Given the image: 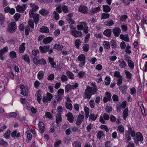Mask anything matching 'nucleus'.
<instances>
[{
  "label": "nucleus",
  "instance_id": "13d9d810",
  "mask_svg": "<svg viewBox=\"0 0 147 147\" xmlns=\"http://www.w3.org/2000/svg\"><path fill=\"white\" fill-rule=\"evenodd\" d=\"M100 127L101 129H105L106 132H107L109 131V130L108 127L105 125H101Z\"/></svg>",
  "mask_w": 147,
  "mask_h": 147
},
{
  "label": "nucleus",
  "instance_id": "9d476101",
  "mask_svg": "<svg viewBox=\"0 0 147 147\" xmlns=\"http://www.w3.org/2000/svg\"><path fill=\"white\" fill-rule=\"evenodd\" d=\"M49 47L48 45H47L43 47L40 46L39 47V49L40 50V51L42 53L47 52L49 49Z\"/></svg>",
  "mask_w": 147,
  "mask_h": 147
},
{
  "label": "nucleus",
  "instance_id": "20e7f679",
  "mask_svg": "<svg viewBox=\"0 0 147 147\" xmlns=\"http://www.w3.org/2000/svg\"><path fill=\"white\" fill-rule=\"evenodd\" d=\"M17 11L20 13H23L26 9V5L23 4L22 6L20 5H18L16 7Z\"/></svg>",
  "mask_w": 147,
  "mask_h": 147
},
{
  "label": "nucleus",
  "instance_id": "a878e982",
  "mask_svg": "<svg viewBox=\"0 0 147 147\" xmlns=\"http://www.w3.org/2000/svg\"><path fill=\"white\" fill-rule=\"evenodd\" d=\"M66 73L68 77L71 79H73L74 78V76L72 73L69 71H67Z\"/></svg>",
  "mask_w": 147,
  "mask_h": 147
},
{
  "label": "nucleus",
  "instance_id": "dca6fc26",
  "mask_svg": "<svg viewBox=\"0 0 147 147\" xmlns=\"http://www.w3.org/2000/svg\"><path fill=\"white\" fill-rule=\"evenodd\" d=\"M128 109L127 108L125 109L123 113V119L125 120L128 115Z\"/></svg>",
  "mask_w": 147,
  "mask_h": 147
},
{
  "label": "nucleus",
  "instance_id": "c756f323",
  "mask_svg": "<svg viewBox=\"0 0 147 147\" xmlns=\"http://www.w3.org/2000/svg\"><path fill=\"white\" fill-rule=\"evenodd\" d=\"M85 57L83 54H81L78 57V60L81 61H85Z\"/></svg>",
  "mask_w": 147,
  "mask_h": 147
},
{
  "label": "nucleus",
  "instance_id": "49530a36",
  "mask_svg": "<svg viewBox=\"0 0 147 147\" xmlns=\"http://www.w3.org/2000/svg\"><path fill=\"white\" fill-rule=\"evenodd\" d=\"M44 76V73L42 71H40L38 73V77L39 79L40 80L42 79Z\"/></svg>",
  "mask_w": 147,
  "mask_h": 147
},
{
  "label": "nucleus",
  "instance_id": "f704fd0d",
  "mask_svg": "<svg viewBox=\"0 0 147 147\" xmlns=\"http://www.w3.org/2000/svg\"><path fill=\"white\" fill-rule=\"evenodd\" d=\"M56 11L58 12L59 13H60L62 12V5H56Z\"/></svg>",
  "mask_w": 147,
  "mask_h": 147
},
{
  "label": "nucleus",
  "instance_id": "09e8293b",
  "mask_svg": "<svg viewBox=\"0 0 147 147\" xmlns=\"http://www.w3.org/2000/svg\"><path fill=\"white\" fill-rule=\"evenodd\" d=\"M89 45L88 44L84 45L83 47V50L85 52L88 51L89 50Z\"/></svg>",
  "mask_w": 147,
  "mask_h": 147
},
{
  "label": "nucleus",
  "instance_id": "aec40b11",
  "mask_svg": "<svg viewBox=\"0 0 147 147\" xmlns=\"http://www.w3.org/2000/svg\"><path fill=\"white\" fill-rule=\"evenodd\" d=\"M25 43H22L20 46L19 48V52L20 53H22L24 52L25 49V48L24 47Z\"/></svg>",
  "mask_w": 147,
  "mask_h": 147
},
{
  "label": "nucleus",
  "instance_id": "39448f33",
  "mask_svg": "<svg viewBox=\"0 0 147 147\" xmlns=\"http://www.w3.org/2000/svg\"><path fill=\"white\" fill-rule=\"evenodd\" d=\"M71 33L72 35L76 38L80 37L82 35V33L81 31H78L76 29L72 32Z\"/></svg>",
  "mask_w": 147,
  "mask_h": 147
},
{
  "label": "nucleus",
  "instance_id": "a19ab883",
  "mask_svg": "<svg viewBox=\"0 0 147 147\" xmlns=\"http://www.w3.org/2000/svg\"><path fill=\"white\" fill-rule=\"evenodd\" d=\"M62 10L64 13H67L69 12L68 9L66 5H62Z\"/></svg>",
  "mask_w": 147,
  "mask_h": 147
},
{
  "label": "nucleus",
  "instance_id": "f03ea898",
  "mask_svg": "<svg viewBox=\"0 0 147 147\" xmlns=\"http://www.w3.org/2000/svg\"><path fill=\"white\" fill-rule=\"evenodd\" d=\"M80 24L77 25V28L78 30H80L83 29V32L86 34L88 32V27L87 26V23L85 22H82L80 23Z\"/></svg>",
  "mask_w": 147,
  "mask_h": 147
},
{
  "label": "nucleus",
  "instance_id": "412c9836",
  "mask_svg": "<svg viewBox=\"0 0 147 147\" xmlns=\"http://www.w3.org/2000/svg\"><path fill=\"white\" fill-rule=\"evenodd\" d=\"M39 15L37 13H35L32 18H33L35 23L36 24L38 23L39 20Z\"/></svg>",
  "mask_w": 147,
  "mask_h": 147
},
{
  "label": "nucleus",
  "instance_id": "de8ad7c7",
  "mask_svg": "<svg viewBox=\"0 0 147 147\" xmlns=\"http://www.w3.org/2000/svg\"><path fill=\"white\" fill-rule=\"evenodd\" d=\"M53 14L54 15V18L55 20H58L59 18V14L56 11H55L53 12Z\"/></svg>",
  "mask_w": 147,
  "mask_h": 147
},
{
  "label": "nucleus",
  "instance_id": "0e129e2a",
  "mask_svg": "<svg viewBox=\"0 0 147 147\" xmlns=\"http://www.w3.org/2000/svg\"><path fill=\"white\" fill-rule=\"evenodd\" d=\"M116 108H117V111L119 112L120 111L121 109L123 108V106L120 104H119L117 105Z\"/></svg>",
  "mask_w": 147,
  "mask_h": 147
},
{
  "label": "nucleus",
  "instance_id": "6e6552de",
  "mask_svg": "<svg viewBox=\"0 0 147 147\" xmlns=\"http://www.w3.org/2000/svg\"><path fill=\"white\" fill-rule=\"evenodd\" d=\"M8 50V47H5L0 50V58L1 60H3L4 59V57L3 55Z\"/></svg>",
  "mask_w": 147,
  "mask_h": 147
},
{
  "label": "nucleus",
  "instance_id": "680f3d73",
  "mask_svg": "<svg viewBox=\"0 0 147 147\" xmlns=\"http://www.w3.org/2000/svg\"><path fill=\"white\" fill-rule=\"evenodd\" d=\"M80 42H81L79 39H77L76 40L75 42V44L77 48H78L79 47L80 44Z\"/></svg>",
  "mask_w": 147,
  "mask_h": 147
},
{
  "label": "nucleus",
  "instance_id": "0eeeda50",
  "mask_svg": "<svg viewBox=\"0 0 147 147\" xmlns=\"http://www.w3.org/2000/svg\"><path fill=\"white\" fill-rule=\"evenodd\" d=\"M105 96L103 99V101L105 103H106L108 100L110 101L111 99V93L108 92H107L105 93Z\"/></svg>",
  "mask_w": 147,
  "mask_h": 147
},
{
  "label": "nucleus",
  "instance_id": "ea45409f",
  "mask_svg": "<svg viewBox=\"0 0 147 147\" xmlns=\"http://www.w3.org/2000/svg\"><path fill=\"white\" fill-rule=\"evenodd\" d=\"M118 129L119 132L123 133L124 131V127L122 125H119L118 126Z\"/></svg>",
  "mask_w": 147,
  "mask_h": 147
},
{
  "label": "nucleus",
  "instance_id": "c9c22d12",
  "mask_svg": "<svg viewBox=\"0 0 147 147\" xmlns=\"http://www.w3.org/2000/svg\"><path fill=\"white\" fill-rule=\"evenodd\" d=\"M5 18L4 15L0 13V24L2 25L5 21Z\"/></svg>",
  "mask_w": 147,
  "mask_h": 147
},
{
  "label": "nucleus",
  "instance_id": "393cba45",
  "mask_svg": "<svg viewBox=\"0 0 147 147\" xmlns=\"http://www.w3.org/2000/svg\"><path fill=\"white\" fill-rule=\"evenodd\" d=\"M119 62L120 63L119 65L121 68L125 67L126 65V63L123 59L119 60Z\"/></svg>",
  "mask_w": 147,
  "mask_h": 147
},
{
  "label": "nucleus",
  "instance_id": "4be33fe9",
  "mask_svg": "<svg viewBox=\"0 0 147 147\" xmlns=\"http://www.w3.org/2000/svg\"><path fill=\"white\" fill-rule=\"evenodd\" d=\"M79 10L80 11L84 13H86L87 12V7L85 6H80Z\"/></svg>",
  "mask_w": 147,
  "mask_h": 147
},
{
  "label": "nucleus",
  "instance_id": "e433bc0d",
  "mask_svg": "<svg viewBox=\"0 0 147 147\" xmlns=\"http://www.w3.org/2000/svg\"><path fill=\"white\" fill-rule=\"evenodd\" d=\"M124 72L127 78L129 79H131L132 76L131 73L126 70H125Z\"/></svg>",
  "mask_w": 147,
  "mask_h": 147
},
{
  "label": "nucleus",
  "instance_id": "72a5a7b5",
  "mask_svg": "<svg viewBox=\"0 0 147 147\" xmlns=\"http://www.w3.org/2000/svg\"><path fill=\"white\" fill-rule=\"evenodd\" d=\"M63 47V46L62 45L56 44L54 45V48L60 51L62 49Z\"/></svg>",
  "mask_w": 147,
  "mask_h": 147
},
{
  "label": "nucleus",
  "instance_id": "a18cd8bd",
  "mask_svg": "<svg viewBox=\"0 0 147 147\" xmlns=\"http://www.w3.org/2000/svg\"><path fill=\"white\" fill-rule=\"evenodd\" d=\"M46 61L43 59H41L38 60V64L45 65L46 64Z\"/></svg>",
  "mask_w": 147,
  "mask_h": 147
},
{
  "label": "nucleus",
  "instance_id": "37998d69",
  "mask_svg": "<svg viewBox=\"0 0 147 147\" xmlns=\"http://www.w3.org/2000/svg\"><path fill=\"white\" fill-rule=\"evenodd\" d=\"M109 14L108 13H103L102 14V19H107L109 18Z\"/></svg>",
  "mask_w": 147,
  "mask_h": 147
},
{
  "label": "nucleus",
  "instance_id": "f3484780",
  "mask_svg": "<svg viewBox=\"0 0 147 147\" xmlns=\"http://www.w3.org/2000/svg\"><path fill=\"white\" fill-rule=\"evenodd\" d=\"M43 16H46L49 13V11L45 9L40 10L39 12Z\"/></svg>",
  "mask_w": 147,
  "mask_h": 147
},
{
  "label": "nucleus",
  "instance_id": "8fccbe9b",
  "mask_svg": "<svg viewBox=\"0 0 147 147\" xmlns=\"http://www.w3.org/2000/svg\"><path fill=\"white\" fill-rule=\"evenodd\" d=\"M120 90L123 93H124L126 92L127 89V87L126 86H121L119 88Z\"/></svg>",
  "mask_w": 147,
  "mask_h": 147
},
{
  "label": "nucleus",
  "instance_id": "603ef678",
  "mask_svg": "<svg viewBox=\"0 0 147 147\" xmlns=\"http://www.w3.org/2000/svg\"><path fill=\"white\" fill-rule=\"evenodd\" d=\"M89 119L92 121H95L96 120V117H95V115L94 114L90 113L89 116Z\"/></svg>",
  "mask_w": 147,
  "mask_h": 147
},
{
  "label": "nucleus",
  "instance_id": "7c9ffc66",
  "mask_svg": "<svg viewBox=\"0 0 147 147\" xmlns=\"http://www.w3.org/2000/svg\"><path fill=\"white\" fill-rule=\"evenodd\" d=\"M65 106L67 109L71 110L72 109V104L68 102H65Z\"/></svg>",
  "mask_w": 147,
  "mask_h": 147
},
{
  "label": "nucleus",
  "instance_id": "c85d7f7f",
  "mask_svg": "<svg viewBox=\"0 0 147 147\" xmlns=\"http://www.w3.org/2000/svg\"><path fill=\"white\" fill-rule=\"evenodd\" d=\"M20 88L21 90V94L23 95H26V92L24 86L23 85H22Z\"/></svg>",
  "mask_w": 147,
  "mask_h": 147
},
{
  "label": "nucleus",
  "instance_id": "58836bf2",
  "mask_svg": "<svg viewBox=\"0 0 147 147\" xmlns=\"http://www.w3.org/2000/svg\"><path fill=\"white\" fill-rule=\"evenodd\" d=\"M127 61L128 66L131 68H133L134 66V62L130 60H128Z\"/></svg>",
  "mask_w": 147,
  "mask_h": 147
},
{
  "label": "nucleus",
  "instance_id": "4d7b16f0",
  "mask_svg": "<svg viewBox=\"0 0 147 147\" xmlns=\"http://www.w3.org/2000/svg\"><path fill=\"white\" fill-rule=\"evenodd\" d=\"M111 44L112 48H115L117 47V44L116 42L114 40H112L111 41Z\"/></svg>",
  "mask_w": 147,
  "mask_h": 147
},
{
  "label": "nucleus",
  "instance_id": "5701e85b",
  "mask_svg": "<svg viewBox=\"0 0 147 147\" xmlns=\"http://www.w3.org/2000/svg\"><path fill=\"white\" fill-rule=\"evenodd\" d=\"M22 59H24L26 62L28 63H30V62L29 56L27 54L23 55Z\"/></svg>",
  "mask_w": 147,
  "mask_h": 147
},
{
  "label": "nucleus",
  "instance_id": "6e6d98bb",
  "mask_svg": "<svg viewBox=\"0 0 147 147\" xmlns=\"http://www.w3.org/2000/svg\"><path fill=\"white\" fill-rule=\"evenodd\" d=\"M97 135L98 138L100 139L102 136H104V133L102 131H99L97 133Z\"/></svg>",
  "mask_w": 147,
  "mask_h": 147
},
{
  "label": "nucleus",
  "instance_id": "338daca9",
  "mask_svg": "<svg viewBox=\"0 0 147 147\" xmlns=\"http://www.w3.org/2000/svg\"><path fill=\"white\" fill-rule=\"evenodd\" d=\"M61 80L62 82H64L67 80V78L66 76L63 75L61 77Z\"/></svg>",
  "mask_w": 147,
  "mask_h": 147
},
{
  "label": "nucleus",
  "instance_id": "79ce46f5",
  "mask_svg": "<svg viewBox=\"0 0 147 147\" xmlns=\"http://www.w3.org/2000/svg\"><path fill=\"white\" fill-rule=\"evenodd\" d=\"M103 44L105 48L107 49H108L110 48V45L108 42L105 41L103 42Z\"/></svg>",
  "mask_w": 147,
  "mask_h": 147
},
{
  "label": "nucleus",
  "instance_id": "4c0bfd02",
  "mask_svg": "<svg viewBox=\"0 0 147 147\" xmlns=\"http://www.w3.org/2000/svg\"><path fill=\"white\" fill-rule=\"evenodd\" d=\"M73 89L71 86V85L70 84H68L65 86V92H68L70 91V90Z\"/></svg>",
  "mask_w": 147,
  "mask_h": 147
},
{
  "label": "nucleus",
  "instance_id": "69168bd1",
  "mask_svg": "<svg viewBox=\"0 0 147 147\" xmlns=\"http://www.w3.org/2000/svg\"><path fill=\"white\" fill-rule=\"evenodd\" d=\"M62 96L59 94H57L55 96V98H57V101H61L62 99Z\"/></svg>",
  "mask_w": 147,
  "mask_h": 147
},
{
  "label": "nucleus",
  "instance_id": "c03bdc74",
  "mask_svg": "<svg viewBox=\"0 0 147 147\" xmlns=\"http://www.w3.org/2000/svg\"><path fill=\"white\" fill-rule=\"evenodd\" d=\"M10 134V131L9 130H8L5 133V134H4V136L5 138L8 139L9 138Z\"/></svg>",
  "mask_w": 147,
  "mask_h": 147
},
{
  "label": "nucleus",
  "instance_id": "864d4df0",
  "mask_svg": "<svg viewBox=\"0 0 147 147\" xmlns=\"http://www.w3.org/2000/svg\"><path fill=\"white\" fill-rule=\"evenodd\" d=\"M105 25L109 26H111L114 24L113 21L112 20H110L108 22H105Z\"/></svg>",
  "mask_w": 147,
  "mask_h": 147
},
{
  "label": "nucleus",
  "instance_id": "7ed1b4c3",
  "mask_svg": "<svg viewBox=\"0 0 147 147\" xmlns=\"http://www.w3.org/2000/svg\"><path fill=\"white\" fill-rule=\"evenodd\" d=\"M16 28L17 26L16 23L14 22H11L9 24L7 30L8 32L12 33L15 32Z\"/></svg>",
  "mask_w": 147,
  "mask_h": 147
},
{
  "label": "nucleus",
  "instance_id": "5fc2aeb1",
  "mask_svg": "<svg viewBox=\"0 0 147 147\" xmlns=\"http://www.w3.org/2000/svg\"><path fill=\"white\" fill-rule=\"evenodd\" d=\"M112 111V107H109L106 106L105 108V111L106 112L109 113Z\"/></svg>",
  "mask_w": 147,
  "mask_h": 147
},
{
  "label": "nucleus",
  "instance_id": "2f4dec72",
  "mask_svg": "<svg viewBox=\"0 0 147 147\" xmlns=\"http://www.w3.org/2000/svg\"><path fill=\"white\" fill-rule=\"evenodd\" d=\"M9 55L11 58L13 59L16 58L17 57L16 53L13 51H12L10 53Z\"/></svg>",
  "mask_w": 147,
  "mask_h": 147
},
{
  "label": "nucleus",
  "instance_id": "bf43d9fd",
  "mask_svg": "<svg viewBox=\"0 0 147 147\" xmlns=\"http://www.w3.org/2000/svg\"><path fill=\"white\" fill-rule=\"evenodd\" d=\"M28 24L32 28H34V23L31 19L29 20L28 22Z\"/></svg>",
  "mask_w": 147,
  "mask_h": 147
},
{
  "label": "nucleus",
  "instance_id": "9b49d317",
  "mask_svg": "<svg viewBox=\"0 0 147 147\" xmlns=\"http://www.w3.org/2000/svg\"><path fill=\"white\" fill-rule=\"evenodd\" d=\"M38 127L41 133H43L44 132L45 125L44 123L42 121L38 123Z\"/></svg>",
  "mask_w": 147,
  "mask_h": 147
},
{
  "label": "nucleus",
  "instance_id": "e2e57ef3",
  "mask_svg": "<svg viewBox=\"0 0 147 147\" xmlns=\"http://www.w3.org/2000/svg\"><path fill=\"white\" fill-rule=\"evenodd\" d=\"M114 76L116 77L121 78L122 77L120 74V73L118 71H115L114 73Z\"/></svg>",
  "mask_w": 147,
  "mask_h": 147
},
{
  "label": "nucleus",
  "instance_id": "f8f14e48",
  "mask_svg": "<svg viewBox=\"0 0 147 147\" xmlns=\"http://www.w3.org/2000/svg\"><path fill=\"white\" fill-rule=\"evenodd\" d=\"M53 38L51 37H46L43 39V42L45 44L50 43L53 40Z\"/></svg>",
  "mask_w": 147,
  "mask_h": 147
},
{
  "label": "nucleus",
  "instance_id": "473e14b6",
  "mask_svg": "<svg viewBox=\"0 0 147 147\" xmlns=\"http://www.w3.org/2000/svg\"><path fill=\"white\" fill-rule=\"evenodd\" d=\"M26 133L27 134V139L28 141H29L32 138V134L28 131H26Z\"/></svg>",
  "mask_w": 147,
  "mask_h": 147
},
{
  "label": "nucleus",
  "instance_id": "6ab92c4d",
  "mask_svg": "<svg viewBox=\"0 0 147 147\" xmlns=\"http://www.w3.org/2000/svg\"><path fill=\"white\" fill-rule=\"evenodd\" d=\"M136 138L137 140L140 142L142 141L143 140L142 135L140 132L136 133Z\"/></svg>",
  "mask_w": 147,
  "mask_h": 147
},
{
  "label": "nucleus",
  "instance_id": "ddd939ff",
  "mask_svg": "<svg viewBox=\"0 0 147 147\" xmlns=\"http://www.w3.org/2000/svg\"><path fill=\"white\" fill-rule=\"evenodd\" d=\"M40 31L41 32L48 33H49V30L47 27L43 26L40 28Z\"/></svg>",
  "mask_w": 147,
  "mask_h": 147
},
{
  "label": "nucleus",
  "instance_id": "bb28decb",
  "mask_svg": "<svg viewBox=\"0 0 147 147\" xmlns=\"http://www.w3.org/2000/svg\"><path fill=\"white\" fill-rule=\"evenodd\" d=\"M30 6L32 8L31 9L35 11H36L39 8V7L38 5L34 3H31L30 4Z\"/></svg>",
  "mask_w": 147,
  "mask_h": 147
},
{
  "label": "nucleus",
  "instance_id": "f257e3e1",
  "mask_svg": "<svg viewBox=\"0 0 147 147\" xmlns=\"http://www.w3.org/2000/svg\"><path fill=\"white\" fill-rule=\"evenodd\" d=\"M91 85L94 87L93 88L90 86L87 87L85 91V94L84 96V98H90L92 95L95 94L97 91V89L95 87L96 85L94 83H92Z\"/></svg>",
  "mask_w": 147,
  "mask_h": 147
},
{
  "label": "nucleus",
  "instance_id": "3c124183",
  "mask_svg": "<svg viewBox=\"0 0 147 147\" xmlns=\"http://www.w3.org/2000/svg\"><path fill=\"white\" fill-rule=\"evenodd\" d=\"M20 14L18 13H16L14 16L15 20L16 21H18L20 18Z\"/></svg>",
  "mask_w": 147,
  "mask_h": 147
},
{
  "label": "nucleus",
  "instance_id": "2eb2a0df",
  "mask_svg": "<svg viewBox=\"0 0 147 147\" xmlns=\"http://www.w3.org/2000/svg\"><path fill=\"white\" fill-rule=\"evenodd\" d=\"M111 30L110 29H106L103 32V34L107 36H111Z\"/></svg>",
  "mask_w": 147,
  "mask_h": 147
},
{
  "label": "nucleus",
  "instance_id": "774afa93",
  "mask_svg": "<svg viewBox=\"0 0 147 147\" xmlns=\"http://www.w3.org/2000/svg\"><path fill=\"white\" fill-rule=\"evenodd\" d=\"M76 147H81V144L79 141H77L74 142Z\"/></svg>",
  "mask_w": 147,
  "mask_h": 147
},
{
  "label": "nucleus",
  "instance_id": "b1692460",
  "mask_svg": "<svg viewBox=\"0 0 147 147\" xmlns=\"http://www.w3.org/2000/svg\"><path fill=\"white\" fill-rule=\"evenodd\" d=\"M100 9L99 7H98L95 8H92V9L90 11V14L93 15L94 13H97Z\"/></svg>",
  "mask_w": 147,
  "mask_h": 147
},
{
  "label": "nucleus",
  "instance_id": "423d86ee",
  "mask_svg": "<svg viewBox=\"0 0 147 147\" xmlns=\"http://www.w3.org/2000/svg\"><path fill=\"white\" fill-rule=\"evenodd\" d=\"M113 33L116 37L119 36L121 32L120 29L118 27H115L112 30Z\"/></svg>",
  "mask_w": 147,
  "mask_h": 147
},
{
  "label": "nucleus",
  "instance_id": "4468645a",
  "mask_svg": "<svg viewBox=\"0 0 147 147\" xmlns=\"http://www.w3.org/2000/svg\"><path fill=\"white\" fill-rule=\"evenodd\" d=\"M128 36V35L127 34H125L124 35L121 34L120 35V37L121 39L124 40L125 41L129 42V40Z\"/></svg>",
  "mask_w": 147,
  "mask_h": 147
},
{
  "label": "nucleus",
  "instance_id": "a211bd4d",
  "mask_svg": "<svg viewBox=\"0 0 147 147\" xmlns=\"http://www.w3.org/2000/svg\"><path fill=\"white\" fill-rule=\"evenodd\" d=\"M62 120L61 113H60L57 114L56 116V122L57 124L61 122Z\"/></svg>",
  "mask_w": 147,
  "mask_h": 147
},
{
  "label": "nucleus",
  "instance_id": "cd10ccee",
  "mask_svg": "<svg viewBox=\"0 0 147 147\" xmlns=\"http://www.w3.org/2000/svg\"><path fill=\"white\" fill-rule=\"evenodd\" d=\"M103 11L105 12H109L111 10V8L109 6L107 5H103Z\"/></svg>",
  "mask_w": 147,
  "mask_h": 147
},
{
  "label": "nucleus",
  "instance_id": "1a4fd4ad",
  "mask_svg": "<svg viewBox=\"0 0 147 147\" xmlns=\"http://www.w3.org/2000/svg\"><path fill=\"white\" fill-rule=\"evenodd\" d=\"M67 119L70 123H73L74 121V117L71 113H68L66 114Z\"/></svg>",
  "mask_w": 147,
  "mask_h": 147
},
{
  "label": "nucleus",
  "instance_id": "052dcab7",
  "mask_svg": "<svg viewBox=\"0 0 147 147\" xmlns=\"http://www.w3.org/2000/svg\"><path fill=\"white\" fill-rule=\"evenodd\" d=\"M125 137L127 142L131 140V138L129 136V132H126Z\"/></svg>",
  "mask_w": 147,
  "mask_h": 147
}]
</instances>
